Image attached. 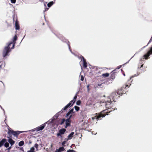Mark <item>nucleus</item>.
I'll return each mask as SVG.
<instances>
[{
  "instance_id": "f257e3e1",
  "label": "nucleus",
  "mask_w": 152,
  "mask_h": 152,
  "mask_svg": "<svg viewBox=\"0 0 152 152\" xmlns=\"http://www.w3.org/2000/svg\"><path fill=\"white\" fill-rule=\"evenodd\" d=\"M115 102V101L114 100H113V101H111V99H110L105 102H100V104H101V106L105 105L106 108L107 109L106 110H106L105 112H106L105 113H107V112L106 111V110L107 109H110L111 108V109H112L113 110H114V108L112 107H113V103Z\"/></svg>"
},
{
  "instance_id": "f03ea898",
  "label": "nucleus",
  "mask_w": 152,
  "mask_h": 152,
  "mask_svg": "<svg viewBox=\"0 0 152 152\" xmlns=\"http://www.w3.org/2000/svg\"><path fill=\"white\" fill-rule=\"evenodd\" d=\"M12 43V42H10L8 44L7 46L4 47L3 52V55L4 57L7 56L9 53L11 51L10 50V47Z\"/></svg>"
},
{
  "instance_id": "7ed1b4c3",
  "label": "nucleus",
  "mask_w": 152,
  "mask_h": 152,
  "mask_svg": "<svg viewBox=\"0 0 152 152\" xmlns=\"http://www.w3.org/2000/svg\"><path fill=\"white\" fill-rule=\"evenodd\" d=\"M106 110H103L101 113L97 115V113H96V114L97 115L92 117V119L93 120L95 119H96L97 120L101 119V118H102L105 117L106 115L105 113L106 112H105Z\"/></svg>"
},
{
  "instance_id": "20e7f679",
  "label": "nucleus",
  "mask_w": 152,
  "mask_h": 152,
  "mask_svg": "<svg viewBox=\"0 0 152 152\" xmlns=\"http://www.w3.org/2000/svg\"><path fill=\"white\" fill-rule=\"evenodd\" d=\"M152 53V46L150 48V50H149L147 53L145 54L140 59V63L142 64L143 62H142L143 60L147 59L148 58L149 55Z\"/></svg>"
},
{
  "instance_id": "39448f33",
  "label": "nucleus",
  "mask_w": 152,
  "mask_h": 152,
  "mask_svg": "<svg viewBox=\"0 0 152 152\" xmlns=\"http://www.w3.org/2000/svg\"><path fill=\"white\" fill-rule=\"evenodd\" d=\"M23 132L21 131H15L13 130H11L10 129H8L7 132V133L9 135V136L11 137V134H13L15 137H17L20 133Z\"/></svg>"
},
{
  "instance_id": "423d86ee",
  "label": "nucleus",
  "mask_w": 152,
  "mask_h": 152,
  "mask_svg": "<svg viewBox=\"0 0 152 152\" xmlns=\"http://www.w3.org/2000/svg\"><path fill=\"white\" fill-rule=\"evenodd\" d=\"M66 131V129H65L63 128L59 130L57 134V137H62V135L64 134V133Z\"/></svg>"
},
{
  "instance_id": "0eeeda50",
  "label": "nucleus",
  "mask_w": 152,
  "mask_h": 152,
  "mask_svg": "<svg viewBox=\"0 0 152 152\" xmlns=\"http://www.w3.org/2000/svg\"><path fill=\"white\" fill-rule=\"evenodd\" d=\"M75 102V100H72L67 105L65 106V107L63 108V110H66L69 107L72 106Z\"/></svg>"
},
{
  "instance_id": "6e6552de",
  "label": "nucleus",
  "mask_w": 152,
  "mask_h": 152,
  "mask_svg": "<svg viewBox=\"0 0 152 152\" xmlns=\"http://www.w3.org/2000/svg\"><path fill=\"white\" fill-rule=\"evenodd\" d=\"M47 123V122L44 123V124L41 125L40 126H38L35 128V129L36 130V132H38L42 130L46 126V124Z\"/></svg>"
},
{
  "instance_id": "1a4fd4ad",
  "label": "nucleus",
  "mask_w": 152,
  "mask_h": 152,
  "mask_svg": "<svg viewBox=\"0 0 152 152\" xmlns=\"http://www.w3.org/2000/svg\"><path fill=\"white\" fill-rule=\"evenodd\" d=\"M120 95V94H119L118 92H113L111 94V96L112 98V99L114 100L115 99H117L118 97H119V96L118 97V95Z\"/></svg>"
},
{
  "instance_id": "9d476101",
  "label": "nucleus",
  "mask_w": 152,
  "mask_h": 152,
  "mask_svg": "<svg viewBox=\"0 0 152 152\" xmlns=\"http://www.w3.org/2000/svg\"><path fill=\"white\" fill-rule=\"evenodd\" d=\"M140 74V73L139 72V73H137V75L136 74H135L134 75L132 76H131V77H130V79L128 80V81L127 82V83L126 84V87H129V85L130 86V85H131V83L132 82V81L133 80H132L131 81V79L134 77L135 76H138V75H139Z\"/></svg>"
},
{
  "instance_id": "9b49d317",
  "label": "nucleus",
  "mask_w": 152,
  "mask_h": 152,
  "mask_svg": "<svg viewBox=\"0 0 152 152\" xmlns=\"http://www.w3.org/2000/svg\"><path fill=\"white\" fill-rule=\"evenodd\" d=\"M75 112L74 111V109L72 108L68 112L66 113L65 117L66 118H68V116L70 114H73Z\"/></svg>"
},
{
  "instance_id": "f8f14e48",
  "label": "nucleus",
  "mask_w": 152,
  "mask_h": 152,
  "mask_svg": "<svg viewBox=\"0 0 152 152\" xmlns=\"http://www.w3.org/2000/svg\"><path fill=\"white\" fill-rule=\"evenodd\" d=\"M80 59L81 60L82 59L83 60V67L85 68H86L87 66V65L86 60L84 58V57L82 56L80 57Z\"/></svg>"
},
{
  "instance_id": "ddd939ff",
  "label": "nucleus",
  "mask_w": 152,
  "mask_h": 152,
  "mask_svg": "<svg viewBox=\"0 0 152 152\" xmlns=\"http://www.w3.org/2000/svg\"><path fill=\"white\" fill-rule=\"evenodd\" d=\"M7 138L9 139L8 141L9 143L11 145H12L14 144L15 141L11 139L10 136H7Z\"/></svg>"
},
{
  "instance_id": "4468645a",
  "label": "nucleus",
  "mask_w": 152,
  "mask_h": 152,
  "mask_svg": "<svg viewBox=\"0 0 152 152\" xmlns=\"http://www.w3.org/2000/svg\"><path fill=\"white\" fill-rule=\"evenodd\" d=\"M71 121V120H69V119H66L65 121V123H66V126H65V128H67V127L69 126L70 124V122Z\"/></svg>"
},
{
  "instance_id": "2eb2a0df",
  "label": "nucleus",
  "mask_w": 152,
  "mask_h": 152,
  "mask_svg": "<svg viewBox=\"0 0 152 152\" xmlns=\"http://www.w3.org/2000/svg\"><path fill=\"white\" fill-rule=\"evenodd\" d=\"M17 39V37L16 35H15L13 38V42L12 43V48H11V49H13L14 48V46H15V41H16Z\"/></svg>"
},
{
  "instance_id": "dca6fc26",
  "label": "nucleus",
  "mask_w": 152,
  "mask_h": 152,
  "mask_svg": "<svg viewBox=\"0 0 152 152\" xmlns=\"http://www.w3.org/2000/svg\"><path fill=\"white\" fill-rule=\"evenodd\" d=\"M7 141V139H2L1 141H0V147L3 145L4 143Z\"/></svg>"
},
{
  "instance_id": "f3484780",
  "label": "nucleus",
  "mask_w": 152,
  "mask_h": 152,
  "mask_svg": "<svg viewBox=\"0 0 152 152\" xmlns=\"http://www.w3.org/2000/svg\"><path fill=\"white\" fill-rule=\"evenodd\" d=\"M15 29L16 30H19L20 28V27L18 23L17 22V21H16L15 22Z\"/></svg>"
},
{
  "instance_id": "a211bd4d",
  "label": "nucleus",
  "mask_w": 152,
  "mask_h": 152,
  "mask_svg": "<svg viewBox=\"0 0 152 152\" xmlns=\"http://www.w3.org/2000/svg\"><path fill=\"white\" fill-rule=\"evenodd\" d=\"M64 150V148L63 147H60L56 151L57 152H61Z\"/></svg>"
},
{
  "instance_id": "6ab92c4d",
  "label": "nucleus",
  "mask_w": 152,
  "mask_h": 152,
  "mask_svg": "<svg viewBox=\"0 0 152 152\" xmlns=\"http://www.w3.org/2000/svg\"><path fill=\"white\" fill-rule=\"evenodd\" d=\"M74 134V132H72L68 136V137L70 140L72 138L73 134Z\"/></svg>"
},
{
  "instance_id": "aec40b11",
  "label": "nucleus",
  "mask_w": 152,
  "mask_h": 152,
  "mask_svg": "<svg viewBox=\"0 0 152 152\" xmlns=\"http://www.w3.org/2000/svg\"><path fill=\"white\" fill-rule=\"evenodd\" d=\"M53 4L54 2L53 1H51L48 4L47 6L48 7H50Z\"/></svg>"
},
{
  "instance_id": "412c9836",
  "label": "nucleus",
  "mask_w": 152,
  "mask_h": 152,
  "mask_svg": "<svg viewBox=\"0 0 152 152\" xmlns=\"http://www.w3.org/2000/svg\"><path fill=\"white\" fill-rule=\"evenodd\" d=\"M34 147H31L30 150L28 151L27 152H34Z\"/></svg>"
},
{
  "instance_id": "4be33fe9",
  "label": "nucleus",
  "mask_w": 152,
  "mask_h": 152,
  "mask_svg": "<svg viewBox=\"0 0 152 152\" xmlns=\"http://www.w3.org/2000/svg\"><path fill=\"white\" fill-rule=\"evenodd\" d=\"M24 144V142L23 141H21L20 142L18 143V145L20 146H23Z\"/></svg>"
},
{
  "instance_id": "5701e85b",
  "label": "nucleus",
  "mask_w": 152,
  "mask_h": 152,
  "mask_svg": "<svg viewBox=\"0 0 152 152\" xmlns=\"http://www.w3.org/2000/svg\"><path fill=\"white\" fill-rule=\"evenodd\" d=\"M102 76L104 77H107L109 76V74L108 73L103 74Z\"/></svg>"
},
{
  "instance_id": "b1692460",
  "label": "nucleus",
  "mask_w": 152,
  "mask_h": 152,
  "mask_svg": "<svg viewBox=\"0 0 152 152\" xmlns=\"http://www.w3.org/2000/svg\"><path fill=\"white\" fill-rule=\"evenodd\" d=\"M74 108L77 111H78L80 109V107L77 106H75L74 107Z\"/></svg>"
},
{
  "instance_id": "393cba45",
  "label": "nucleus",
  "mask_w": 152,
  "mask_h": 152,
  "mask_svg": "<svg viewBox=\"0 0 152 152\" xmlns=\"http://www.w3.org/2000/svg\"><path fill=\"white\" fill-rule=\"evenodd\" d=\"M65 121H66V120H65V119H64V118L62 119L61 122L60 123V124L61 125L63 124L64 123V122Z\"/></svg>"
},
{
  "instance_id": "a878e982",
  "label": "nucleus",
  "mask_w": 152,
  "mask_h": 152,
  "mask_svg": "<svg viewBox=\"0 0 152 152\" xmlns=\"http://www.w3.org/2000/svg\"><path fill=\"white\" fill-rule=\"evenodd\" d=\"M4 145L5 147L7 148L9 146V143L7 142H6L5 143Z\"/></svg>"
},
{
  "instance_id": "bb28decb",
  "label": "nucleus",
  "mask_w": 152,
  "mask_h": 152,
  "mask_svg": "<svg viewBox=\"0 0 152 152\" xmlns=\"http://www.w3.org/2000/svg\"><path fill=\"white\" fill-rule=\"evenodd\" d=\"M76 104L78 105H80L81 104V101L80 100H78L76 102Z\"/></svg>"
},
{
  "instance_id": "cd10ccee",
  "label": "nucleus",
  "mask_w": 152,
  "mask_h": 152,
  "mask_svg": "<svg viewBox=\"0 0 152 152\" xmlns=\"http://www.w3.org/2000/svg\"><path fill=\"white\" fill-rule=\"evenodd\" d=\"M39 146V145L37 144H35L34 145L35 147L37 149V150H38L37 149L38 148V147Z\"/></svg>"
},
{
  "instance_id": "c85d7f7f",
  "label": "nucleus",
  "mask_w": 152,
  "mask_h": 152,
  "mask_svg": "<svg viewBox=\"0 0 152 152\" xmlns=\"http://www.w3.org/2000/svg\"><path fill=\"white\" fill-rule=\"evenodd\" d=\"M73 115V114H70L68 116V117L69 116V118H67V119H69V120H70V119L71 118Z\"/></svg>"
},
{
  "instance_id": "c756f323",
  "label": "nucleus",
  "mask_w": 152,
  "mask_h": 152,
  "mask_svg": "<svg viewBox=\"0 0 152 152\" xmlns=\"http://www.w3.org/2000/svg\"><path fill=\"white\" fill-rule=\"evenodd\" d=\"M66 152H76L75 151L72 150H69Z\"/></svg>"
},
{
  "instance_id": "7c9ffc66",
  "label": "nucleus",
  "mask_w": 152,
  "mask_h": 152,
  "mask_svg": "<svg viewBox=\"0 0 152 152\" xmlns=\"http://www.w3.org/2000/svg\"><path fill=\"white\" fill-rule=\"evenodd\" d=\"M16 0H11V3L12 4H15V3Z\"/></svg>"
},
{
  "instance_id": "2f4dec72",
  "label": "nucleus",
  "mask_w": 152,
  "mask_h": 152,
  "mask_svg": "<svg viewBox=\"0 0 152 152\" xmlns=\"http://www.w3.org/2000/svg\"><path fill=\"white\" fill-rule=\"evenodd\" d=\"M66 143V142L65 141H64L63 142H62V143H61V144L63 146H64V145Z\"/></svg>"
},
{
  "instance_id": "473e14b6",
  "label": "nucleus",
  "mask_w": 152,
  "mask_h": 152,
  "mask_svg": "<svg viewBox=\"0 0 152 152\" xmlns=\"http://www.w3.org/2000/svg\"><path fill=\"white\" fill-rule=\"evenodd\" d=\"M77 94H76L75 96L74 97V98H73V100H74L75 101V99H77Z\"/></svg>"
},
{
  "instance_id": "72a5a7b5",
  "label": "nucleus",
  "mask_w": 152,
  "mask_h": 152,
  "mask_svg": "<svg viewBox=\"0 0 152 152\" xmlns=\"http://www.w3.org/2000/svg\"><path fill=\"white\" fill-rule=\"evenodd\" d=\"M68 44V47H69V50L70 51V52L72 53V54H73V53H72V51L71 50H70V45H69V44Z\"/></svg>"
},
{
  "instance_id": "f704fd0d",
  "label": "nucleus",
  "mask_w": 152,
  "mask_h": 152,
  "mask_svg": "<svg viewBox=\"0 0 152 152\" xmlns=\"http://www.w3.org/2000/svg\"><path fill=\"white\" fill-rule=\"evenodd\" d=\"M89 87V85H88L87 86V91H89L90 90Z\"/></svg>"
},
{
  "instance_id": "c9c22d12",
  "label": "nucleus",
  "mask_w": 152,
  "mask_h": 152,
  "mask_svg": "<svg viewBox=\"0 0 152 152\" xmlns=\"http://www.w3.org/2000/svg\"><path fill=\"white\" fill-rule=\"evenodd\" d=\"M81 80L82 81H83L84 80V77L83 75L81 76Z\"/></svg>"
},
{
  "instance_id": "e433bc0d",
  "label": "nucleus",
  "mask_w": 152,
  "mask_h": 152,
  "mask_svg": "<svg viewBox=\"0 0 152 152\" xmlns=\"http://www.w3.org/2000/svg\"><path fill=\"white\" fill-rule=\"evenodd\" d=\"M69 140V138H66L64 139V141H65L66 142V141H68Z\"/></svg>"
},
{
  "instance_id": "4c0bfd02",
  "label": "nucleus",
  "mask_w": 152,
  "mask_h": 152,
  "mask_svg": "<svg viewBox=\"0 0 152 152\" xmlns=\"http://www.w3.org/2000/svg\"><path fill=\"white\" fill-rule=\"evenodd\" d=\"M152 39V37H151L149 42H148V45L149 44V43L151 41Z\"/></svg>"
},
{
  "instance_id": "58836bf2",
  "label": "nucleus",
  "mask_w": 152,
  "mask_h": 152,
  "mask_svg": "<svg viewBox=\"0 0 152 152\" xmlns=\"http://www.w3.org/2000/svg\"><path fill=\"white\" fill-rule=\"evenodd\" d=\"M20 149L22 151H24V150H23V147H21V148H20Z\"/></svg>"
},
{
  "instance_id": "ea45409f",
  "label": "nucleus",
  "mask_w": 152,
  "mask_h": 152,
  "mask_svg": "<svg viewBox=\"0 0 152 152\" xmlns=\"http://www.w3.org/2000/svg\"><path fill=\"white\" fill-rule=\"evenodd\" d=\"M121 66H122V65H121V66H118V67L117 68V69H119L120 68H121Z\"/></svg>"
},
{
  "instance_id": "a19ab883",
  "label": "nucleus",
  "mask_w": 152,
  "mask_h": 152,
  "mask_svg": "<svg viewBox=\"0 0 152 152\" xmlns=\"http://www.w3.org/2000/svg\"><path fill=\"white\" fill-rule=\"evenodd\" d=\"M34 131H36V130L35 129V128L32 130V132H34Z\"/></svg>"
},
{
  "instance_id": "79ce46f5",
  "label": "nucleus",
  "mask_w": 152,
  "mask_h": 152,
  "mask_svg": "<svg viewBox=\"0 0 152 152\" xmlns=\"http://www.w3.org/2000/svg\"><path fill=\"white\" fill-rule=\"evenodd\" d=\"M0 107L1 108V109L4 111V113H5V111L2 108V107L1 105H0Z\"/></svg>"
},
{
  "instance_id": "37998d69",
  "label": "nucleus",
  "mask_w": 152,
  "mask_h": 152,
  "mask_svg": "<svg viewBox=\"0 0 152 152\" xmlns=\"http://www.w3.org/2000/svg\"><path fill=\"white\" fill-rule=\"evenodd\" d=\"M48 9V8H46L45 9V10L44 11H47Z\"/></svg>"
},
{
  "instance_id": "c03bdc74",
  "label": "nucleus",
  "mask_w": 152,
  "mask_h": 152,
  "mask_svg": "<svg viewBox=\"0 0 152 152\" xmlns=\"http://www.w3.org/2000/svg\"><path fill=\"white\" fill-rule=\"evenodd\" d=\"M147 46H145L144 47H143V48H142L141 49V50H142L143 49H144V48H145Z\"/></svg>"
},
{
  "instance_id": "a18cd8bd",
  "label": "nucleus",
  "mask_w": 152,
  "mask_h": 152,
  "mask_svg": "<svg viewBox=\"0 0 152 152\" xmlns=\"http://www.w3.org/2000/svg\"><path fill=\"white\" fill-rule=\"evenodd\" d=\"M102 84H103L102 83L101 84H98V86H102Z\"/></svg>"
},
{
  "instance_id": "49530a36",
  "label": "nucleus",
  "mask_w": 152,
  "mask_h": 152,
  "mask_svg": "<svg viewBox=\"0 0 152 152\" xmlns=\"http://www.w3.org/2000/svg\"><path fill=\"white\" fill-rule=\"evenodd\" d=\"M143 64H142V65L141 66H140V68H141L142 67H143Z\"/></svg>"
},
{
  "instance_id": "de8ad7c7",
  "label": "nucleus",
  "mask_w": 152,
  "mask_h": 152,
  "mask_svg": "<svg viewBox=\"0 0 152 152\" xmlns=\"http://www.w3.org/2000/svg\"><path fill=\"white\" fill-rule=\"evenodd\" d=\"M11 148V147H10L8 148V150H10Z\"/></svg>"
},
{
  "instance_id": "09e8293b",
  "label": "nucleus",
  "mask_w": 152,
  "mask_h": 152,
  "mask_svg": "<svg viewBox=\"0 0 152 152\" xmlns=\"http://www.w3.org/2000/svg\"><path fill=\"white\" fill-rule=\"evenodd\" d=\"M115 70H113V71L112 72H111V73H112V72H113V73H114V71H115Z\"/></svg>"
},
{
  "instance_id": "8fccbe9b",
  "label": "nucleus",
  "mask_w": 152,
  "mask_h": 152,
  "mask_svg": "<svg viewBox=\"0 0 152 152\" xmlns=\"http://www.w3.org/2000/svg\"><path fill=\"white\" fill-rule=\"evenodd\" d=\"M64 42L65 41H64V40L63 39H61Z\"/></svg>"
},
{
  "instance_id": "3c124183",
  "label": "nucleus",
  "mask_w": 152,
  "mask_h": 152,
  "mask_svg": "<svg viewBox=\"0 0 152 152\" xmlns=\"http://www.w3.org/2000/svg\"><path fill=\"white\" fill-rule=\"evenodd\" d=\"M112 111V110H110V111H109V112H110V111Z\"/></svg>"
},
{
  "instance_id": "603ef678",
  "label": "nucleus",
  "mask_w": 152,
  "mask_h": 152,
  "mask_svg": "<svg viewBox=\"0 0 152 152\" xmlns=\"http://www.w3.org/2000/svg\"><path fill=\"white\" fill-rule=\"evenodd\" d=\"M129 61H129L127 62V63H128Z\"/></svg>"
},
{
  "instance_id": "864d4df0",
  "label": "nucleus",
  "mask_w": 152,
  "mask_h": 152,
  "mask_svg": "<svg viewBox=\"0 0 152 152\" xmlns=\"http://www.w3.org/2000/svg\"><path fill=\"white\" fill-rule=\"evenodd\" d=\"M123 75H124V76H125V74H124Z\"/></svg>"
},
{
  "instance_id": "5fc2aeb1",
  "label": "nucleus",
  "mask_w": 152,
  "mask_h": 152,
  "mask_svg": "<svg viewBox=\"0 0 152 152\" xmlns=\"http://www.w3.org/2000/svg\"><path fill=\"white\" fill-rule=\"evenodd\" d=\"M63 110V109H62V110H61V111L60 112H61V111H62V110Z\"/></svg>"
},
{
  "instance_id": "6e6d98bb",
  "label": "nucleus",
  "mask_w": 152,
  "mask_h": 152,
  "mask_svg": "<svg viewBox=\"0 0 152 152\" xmlns=\"http://www.w3.org/2000/svg\"><path fill=\"white\" fill-rule=\"evenodd\" d=\"M63 110V109H62V110H61V111L60 112H61V111H62V110Z\"/></svg>"
},
{
  "instance_id": "4d7b16f0",
  "label": "nucleus",
  "mask_w": 152,
  "mask_h": 152,
  "mask_svg": "<svg viewBox=\"0 0 152 152\" xmlns=\"http://www.w3.org/2000/svg\"><path fill=\"white\" fill-rule=\"evenodd\" d=\"M24 37H25V36H24ZM24 38V37H23V39H22V40Z\"/></svg>"
},
{
  "instance_id": "13d9d810",
  "label": "nucleus",
  "mask_w": 152,
  "mask_h": 152,
  "mask_svg": "<svg viewBox=\"0 0 152 152\" xmlns=\"http://www.w3.org/2000/svg\"><path fill=\"white\" fill-rule=\"evenodd\" d=\"M57 152V151H55V152Z\"/></svg>"
},
{
  "instance_id": "bf43d9fd",
  "label": "nucleus",
  "mask_w": 152,
  "mask_h": 152,
  "mask_svg": "<svg viewBox=\"0 0 152 152\" xmlns=\"http://www.w3.org/2000/svg\"><path fill=\"white\" fill-rule=\"evenodd\" d=\"M0 152H1V151H0Z\"/></svg>"
},
{
  "instance_id": "052dcab7",
  "label": "nucleus",
  "mask_w": 152,
  "mask_h": 152,
  "mask_svg": "<svg viewBox=\"0 0 152 152\" xmlns=\"http://www.w3.org/2000/svg\"><path fill=\"white\" fill-rule=\"evenodd\" d=\"M22 1H23V0H22Z\"/></svg>"
}]
</instances>
